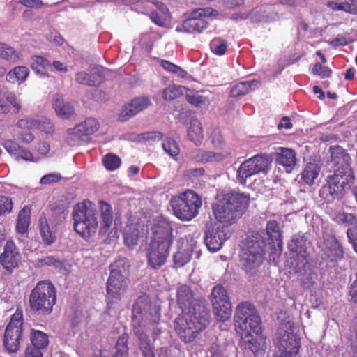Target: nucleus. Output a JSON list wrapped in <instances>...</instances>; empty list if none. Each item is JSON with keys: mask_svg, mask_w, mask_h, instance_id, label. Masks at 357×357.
<instances>
[{"mask_svg": "<svg viewBox=\"0 0 357 357\" xmlns=\"http://www.w3.org/2000/svg\"><path fill=\"white\" fill-rule=\"evenodd\" d=\"M29 75V69L24 66H18L10 70L6 75V81L18 84L24 83Z\"/></svg>", "mask_w": 357, "mask_h": 357, "instance_id": "obj_34", "label": "nucleus"}, {"mask_svg": "<svg viewBox=\"0 0 357 357\" xmlns=\"http://www.w3.org/2000/svg\"><path fill=\"white\" fill-rule=\"evenodd\" d=\"M320 170L321 165L318 162H310L306 165L302 173V178L306 183L312 185L319 176Z\"/></svg>", "mask_w": 357, "mask_h": 357, "instance_id": "obj_36", "label": "nucleus"}, {"mask_svg": "<svg viewBox=\"0 0 357 357\" xmlns=\"http://www.w3.org/2000/svg\"><path fill=\"white\" fill-rule=\"evenodd\" d=\"M38 225L43 242L47 245H50L53 243L56 239L54 229L56 226L50 222L45 216L40 217Z\"/></svg>", "mask_w": 357, "mask_h": 357, "instance_id": "obj_31", "label": "nucleus"}, {"mask_svg": "<svg viewBox=\"0 0 357 357\" xmlns=\"http://www.w3.org/2000/svg\"><path fill=\"white\" fill-rule=\"evenodd\" d=\"M211 142L216 149H221L225 146V142L219 129H214L211 134Z\"/></svg>", "mask_w": 357, "mask_h": 357, "instance_id": "obj_58", "label": "nucleus"}, {"mask_svg": "<svg viewBox=\"0 0 357 357\" xmlns=\"http://www.w3.org/2000/svg\"><path fill=\"white\" fill-rule=\"evenodd\" d=\"M234 319L237 333L241 331L257 333L261 326V320L257 310L249 302L241 303L236 307Z\"/></svg>", "mask_w": 357, "mask_h": 357, "instance_id": "obj_9", "label": "nucleus"}, {"mask_svg": "<svg viewBox=\"0 0 357 357\" xmlns=\"http://www.w3.org/2000/svg\"><path fill=\"white\" fill-rule=\"evenodd\" d=\"M66 215V209L63 207H59L51 211V215L48 221L56 226L65 220Z\"/></svg>", "mask_w": 357, "mask_h": 357, "instance_id": "obj_56", "label": "nucleus"}, {"mask_svg": "<svg viewBox=\"0 0 357 357\" xmlns=\"http://www.w3.org/2000/svg\"><path fill=\"white\" fill-rule=\"evenodd\" d=\"M75 79L79 84L89 86H97L102 82L100 75L95 72L91 74L84 71L79 72L75 75Z\"/></svg>", "mask_w": 357, "mask_h": 357, "instance_id": "obj_39", "label": "nucleus"}, {"mask_svg": "<svg viewBox=\"0 0 357 357\" xmlns=\"http://www.w3.org/2000/svg\"><path fill=\"white\" fill-rule=\"evenodd\" d=\"M160 319V308L150 304L147 297H139L137 300L132 310L134 330L138 328L145 334L148 329L151 330L152 337L155 340L161 333V328L158 327Z\"/></svg>", "mask_w": 357, "mask_h": 357, "instance_id": "obj_3", "label": "nucleus"}, {"mask_svg": "<svg viewBox=\"0 0 357 357\" xmlns=\"http://www.w3.org/2000/svg\"><path fill=\"white\" fill-rule=\"evenodd\" d=\"M176 300L178 307L182 312L193 307V304L197 300L202 298H195L192 289L188 285H181L177 289Z\"/></svg>", "mask_w": 357, "mask_h": 357, "instance_id": "obj_26", "label": "nucleus"}, {"mask_svg": "<svg viewBox=\"0 0 357 357\" xmlns=\"http://www.w3.org/2000/svg\"><path fill=\"white\" fill-rule=\"evenodd\" d=\"M271 165V160L267 155L258 154L245 160L237 170L238 182L245 184L248 178L261 172L266 174Z\"/></svg>", "mask_w": 357, "mask_h": 357, "instance_id": "obj_12", "label": "nucleus"}, {"mask_svg": "<svg viewBox=\"0 0 357 357\" xmlns=\"http://www.w3.org/2000/svg\"><path fill=\"white\" fill-rule=\"evenodd\" d=\"M51 63L45 58L40 56H33L32 57L31 68L37 73L41 75H45L43 70L50 67Z\"/></svg>", "mask_w": 357, "mask_h": 357, "instance_id": "obj_47", "label": "nucleus"}, {"mask_svg": "<svg viewBox=\"0 0 357 357\" xmlns=\"http://www.w3.org/2000/svg\"><path fill=\"white\" fill-rule=\"evenodd\" d=\"M134 333L137 335L140 341V347L144 357H155V354L151 348L150 340L146 334L138 329L135 328Z\"/></svg>", "mask_w": 357, "mask_h": 357, "instance_id": "obj_44", "label": "nucleus"}, {"mask_svg": "<svg viewBox=\"0 0 357 357\" xmlns=\"http://www.w3.org/2000/svg\"><path fill=\"white\" fill-rule=\"evenodd\" d=\"M29 223L30 211L27 208L24 207L19 212L16 225L17 232L21 237L26 236Z\"/></svg>", "mask_w": 357, "mask_h": 357, "instance_id": "obj_37", "label": "nucleus"}, {"mask_svg": "<svg viewBox=\"0 0 357 357\" xmlns=\"http://www.w3.org/2000/svg\"><path fill=\"white\" fill-rule=\"evenodd\" d=\"M12 208V200L8 197L0 195V216L3 213L10 212Z\"/></svg>", "mask_w": 357, "mask_h": 357, "instance_id": "obj_62", "label": "nucleus"}, {"mask_svg": "<svg viewBox=\"0 0 357 357\" xmlns=\"http://www.w3.org/2000/svg\"><path fill=\"white\" fill-rule=\"evenodd\" d=\"M163 150L172 157L178 155L179 148L176 142L171 138L167 137L162 142Z\"/></svg>", "mask_w": 357, "mask_h": 357, "instance_id": "obj_55", "label": "nucleus"}, {"mask_svg": "<svg viewBox=\"0 0 357 357\" xmlns=\"http://www.w3.org/2000/svg\"><path fill=\"white\" fill-rule=\"evenodd\" d=\"M62 176L59 173H50L41 177L40 183L41 185H49L59 182Z\"/></svg>", "mask_w": 357, "mask_h": 357, "instance_id": "obj_61", "label": "nucleus"}, {"mask_svg": "<svg viewBox=\"0 0 357 357\" xmlns=\"http://www.w3.org/2000/svg\"><path fill=\"white\" fill-rule=\"evenodd\" d=\"M184 91L181 86L170 85L163 91V97L165 100H172L180 96Z\"/></svg>", "mask_w": 357, "mask_h": 357, "instance_id": "obj_54", "label": "nucleus"}, {"mask_svg": "<svg viewBox=\"0 0 357 357\" xmlns=\"http://www.w3.org/2000/svg\"><path fill=\"white\" fill-rule=\"evenodd\" d=\"M241 337L244 340L245 347L249 349L255 356H261L266 349V338L261 335V326L257 333L241 331Z\"/></svg>", "mask_w": 357, "mask_h": 357, "instance_id": "obj_19", "label": "nucleus"}, {"mask_svg": "<svg viewBox=\"0 0 357 357\" xmlns=\"http://www.w3.org/2000/svg\"><path fill=\"white\" fill-rule=\"evenodd\" d=\"M116 351L114 355V357H128V348L127 346V338L124 336L119 337L116 345Z\"/></svg>", "mask_w": 357, "mask_h": 357, "instance_id": "obj_57", "label": "nucleus"}, {"mask_svg": "<svg viewBox=\"0 0 357 357\" xmlns=\"http://www.w3.org/2000/svg\"><path fill=\"white\" fill-rule=\"evenodd\" d=\"M151 105L150 100L146 97L136 98L126 105L119 114V119L126 121L139 112L146 109Z\"/></svg>", "mask_w": 357, "mask_h": 357, "instance_id": "obj_23", "label": "nucleus"}, {"mask_svg": "<svg viewBox=\"0 0 357 357\" xmlns=\"http://www.w3.org/2000/svg\"><path fill=\"white\" fill-rule=\"evenodd\" d=\"M161 66L167 71L178 74L180 76H184L185 72L182 70L179 66L168 61L166 60H162L160 61Z\"/></svg>", "mask_w": 357, "mask_h": 357, "instance_id": "obj_60", "label": "nucleus"}, {"mask_svg": "<svg viewBox=\"0 0 357 357\" xmlns=\"http://www.w3.org/2000/svg\"><path fill=\"white\" fill-rule=\"evenodd\" d=\"M332 165L335 168H345L350 167L351 158L342 147L335 146L330 148Z\"/></svg>", "mask_w": 357, "mask_h": 357, "instance_id": "obj_30", "label": "nucleus"}, {"mask_svg": "<svg viewBox=\"0 0 357 357\" xmlns=\"http://www.w3.org/2000/svg\"><path fill=\"white\" fill-rule=\"evenodd\" d=\"M329 193L340 199L350 189L354 181V174L351 167L335 168L334 174L328 178Z\"/></svg>", "mask_w": 357, "mask_h": 357, "instance_id": "obj_13", "label": "nucleus"}, {"mask_svg": "<svg viewBox=\"0 0 357 357\" xmlns=\"http://www.w3.org/2000/svg\"><path fill=\"white\" fill-rule=\"evenodd\" d=\"M171 245L166 242L160 244L157 242H151L148 251V260L150 266L157 269L160 268L166 262L169 255V250Z\"/></svg>", "mask_w": 357, "mask_h": 357, "instance_id": "obj_20", "label": "nucleus"}, {"mask_svg": "<svg viewBox=\"0 0 357 357\" xmlns=\"http://www.w3.org/2000/svg\"><path fill=\"white\" fill-rule=\"evenodd\" d=\"M153 4L157 8L158 11L154 9L149 14L151 20L160 26H164L167 20L169 17V13L167 7L164 3L153 1Z\"/></svg>", "mask_w": 357, "mask_h": 357, "instance_id": "obj_33", "label": "nucleus"}, {"mask_svg": "<svg viewBox=\"0 0 357 357\" xmlns=\"http://www.w3.org/2000/svg\"><path fill=\"white\" fill-rule=\"evenodd\" d=\"M5 149L13 156H17L20 146L12 139L6 140L3 144Z\"/></svg>", "mask_w": 357, "mask_h": 357, "instance_id": "obj_64", "label": "nucleus"}, {"mask_svg": "<svg viewBox=\"0 0 357 357\" xmlns=\"http://www.w3.org/2000/svg\"><path fill=\"white\" fill-rule=\"evenodd\" d=\"M23 311L17 308L7 325L3 340L4 348L10 353L17 352L24 333Z\"/></svg>", "mask_w": 357, "mask_h": 357, "instance_id": "obj_10", "label": "nucleus"}, {"mask_svg": "<svg viewBox=\"0 0 357 357\" xmlns=\"http://www.w3.org/2000/svg\"><path fill=\"white\" fill-rule=\"evenodd\" d=\"M265 242L259 234L248 238L240 255L243 269L250 275H255L259 269L264 255Z\"/></svg>", "mask_w": 357, "mask_h": 357, "instance_id": "obj_5", "label": "nucleus"}, {"mask_svg": "<svg viewBox=\"0 0 357 357\" xmlns=\"http://www.w3.org/2000/svg\"><path fill=\"white\" fill-rule=\"evenodd\" d=\"M4 97L10 105V109H13L14 114H18L22 109V101L14 92H6Z\"/></svg>", "mask_w": 357, "mask_h": 357, "instance_id": "obj_50", "label": "nucleus"}, {"mask_svg": "<svg viewBox=\"0 0 357 357\" xmlns=\"http://www.w3.org/2000/svg\"><path fill=\"white\" fill-rule=\"evenodd\" d=\"M210 48L216 55L222 56L225 54L227 49V41L220 38H215L211 41Z\"/></svg>", "mask_w": 357, "mask_h": 357, "instance_id": "obj_51", "label": "nucleus"}, {"mask_svg": "<svg viewBox=\"0 0 357 357\" xmlns=\"http://www.w3.org/2000/svg\"><path fill=\"white\" fill-rule=\"evenodd\" d=\"M218 14L217 10L210 7L195 9L192 11L190 17L185 20L181 26L176 28V31L188 33H199L208 25V22L204 17L216 16Z\"/></svg>", "mask_w": 357, "mask_h": 357, "instance_id": "obj_11", "label": "nucleus"}, {"mask_svg": "<svg viewBox=\"0 0 357 357\" xmlns=\"http://www.w3.org/2000/svg\"><path fill=\"white\" fill-rule=\"evenodd\" d=\"M210 323L209 310L205 300H197L193 307L179 314L174 321V329L182 340L193 341Z\"/></svg>", "mask_w": 357, "mask_h": 357, "instance_id": "obj_1", "label": "nucleus"}, {"mask_svg": "<svg viewBox=\"0 0 357 357\" xmlns=\"http://www.w3.org/2000/svg\"><path fill=\"white\" fill-rule=\"evenodd\" d=\"M38 266H54L55 268H60L62 266V263L60 260L55 259L52 256H46L43 258L38 259L36 261Z\"/></svg>", "mask_w": 357, "mask_h": 357, "instance_id": "obj_59", "label": "nucleus"}, {"mask_svg": "<svg viewBox=\"0 0 357 357\" xmlns=\"http://www.w3.org/2000/svg\"><path fill=\"white\" fill-rule=\"evenodd\" d=\"M139 231L136 225L130 224L126 226L123 231L125 245L130 249H133L138 243Z\"/></svg>", "mask_w": 357, "mask_h": 357, "instance_id": "obj_35", "label": "nucleus"}, {"mask_svg": "<svg viewBox=\"0 0 357 357\" xmlns=\"http://www.w3.org/2000/svg\"><path fill=\"white\" fill-rule=\"evenodd\" d=\"M327 6L335 10H343L351 14L357 13V6L349 3L348 0L329 1Z\"/></svg>", "mask_w": 357, "mask_h": 357, "instance_id": "obj_43", "label": "nucleus"}, {"mask_svg": "<svg viewBox=\"0 0 357 357\" xmlns=\"http://www.w3.org/2000/svg\"><path fill=\"white\" fill-rule=\"evenodd\" d=\"M189 139L193 142L196 145H200L203 137V130L201 123L198 120H193L188 130Z\"/></svg>", "mask_w": 357, "mask_h": 357, "instance_id": "obj_40", "label": "nucleus"}, {"mask_svg": "<svg viewBox=\"0 0 357 357\" xmlns=\"http://www.w3.org/2000/svg\"><path fill=\"white\" fill-rule=\"evenodd\" d=\"M266 234L271 241V243L273 244V254L275 256L280 255L282 250V241L279 224L275 220L268 221L266 225Z\"/></svg>", "mask_w": 357, "mask_h": 357, "instance_id": "obj_28", "label": "nucleus"}, {"mask_svg": "<svg viewBox=\"0 0 357 357\" xmlns=\"http://www.w3.org/2000/svg\"><path fill=\"white\" fill-rule=\"evenodd\" d=\"M250 203L245 193L232 192L218 196L212 208L215 219L225 225L235 223L245 213Z\"/></svg>", "mask_w": 357, "mask_h": 357, "instance_id": "obj_2", "label": "nucleus"}, {"mask_svg": "<svg viewBox=\"0 0 357 357\" xmlns=\"http://www.w3.org/2000/svg\"><path fill=\"white\" fill-rule=\"evenodd\" d=\"M212 305L215 317L218 321L225 322L231 317L232 310L230 302L219 303L215 301Z\"/></svg>", "mask_w": 357, "mask_h": 357, "instance_id": "obj_38", "label": "nucleus"}, {"mask_svg": "<svg viewBox=\"0 0 357 357\" xmlns=\"http://www.w3.org/2000/svg\"><path fill=\"white\" fill-rule=\"evenodd\" d=\"M280 152L277 153L276 161L279 165L285 167L287 172H291L296 165V153L294 150L289 148L280 147Z\"/></svg>", "mask_w": 357, "mask_h": 357, "instance_id": "obj_29", "label": "nucleus"}, {"mask_svg": "<svg viewBox=\"0 0 357 357\" xmlns=\"http://www.w3.org/2000/svg\"><path fill=\"white\" fill-rule=\"evenodd\" d=\"M152 229V241L151 242H157L164 244L167 242L168 245H171L172 243V228L169 222L165 220H160L154 224Z\"/></svg>", "mask_w": 357, "mask_h": 357, "instance_id": "obj_24", "label": "nucleus"}, {"mask_svg": "<svg viewBox=\"0 0 357 357\" xmlns=\"http://www.w3.org/2000/svg\"><path fill=\"white\" fill-rule=\"evenodd\" d=\"M334 220L337 223L347 226L357 225V215L345 211L337 213L334 217Z\"/></svg>", "mask_w": 357, "mask_h": 357, "instance_id": "obj_45", "label": "nucleus"}, {"mask_svg": "<svg viewBox=\"0 0 357 357\" xmlns=\"http://www.w3.org/2000/svg\"><path fill=\"white\" fill-rule=\"evenodd\" d=\"M35 121H36L35 129H38L46 134H52L54 132V124L49 119L43 116L35 119Z\"/></svg>", "mask_w": 357, "mask_h": 357, "instance_id": "obj_53", "label": "nucleus"}, {"mask_svg": "<svg viewBox=\"0 0 357 357\" xmlns=\"http://www.w3.org/2000/svg\"><path fill=\"white\" fill-rule=\"evenodd\" d=\"M0 57L13 63L18 62L21 59L18 52L3 43H0Z\"/></svg>", "mask_w": 357, "mask_h": 357, "instance_id": "obj_42", "label": "nucleus"}, {"mask_svg": "<svg viewBox=\"0 0 357 357\" xmlns=\"http://www.w3.org/2000/svg\"><path fill=\"white\" fill-rule=\"evenodd\" d=\"M102 163L107 169L114 171L119 167L121 159L115 154L107 153L103 157Z\"/></svg>", "mask_w": 357, "mask_h": 357, "instance_id": "obj_52", "label": "nucleus"}, {"mask_svg": "<svg viewBox=\"0 0 357 357\" xmlns=\"http://www.w3.org/2000/svg\"><path fill=\"white\" fill-rule=\"evenodd\" d=\"M98 204L101 218V226L99 232L100 234H105L110 228L113 221L112 207L104 201H99Z\"/></svg>", "mask_w": 357, "mask_h": 357, "instance_id": "obj_32", "label": "nucleus"}, {"mask_svg": "<svg viewBox=\"0 0 357 357\" xmlns=\"http://www.w3.org/2000/svg\"><path fill=\"white\" fill-rule=\"evenodd\" d=\"M170 204L173 213L177 218L182 221H189L198 215L202 201L197 193L188 190L173 197Z\"/></svg>", "mask_w": 357, "mask_h": 357, "instance_id": "obj_6", "label": "nucleus"}, {"mask_svg": "<svg viewBox=\"0 0 357 357\" xmlns=\"http://www.w3.org/2000/svg\"><path fill=\"white\" fill-rule=\"evenodd\" d=\"M211 296V301L212 304L215 303V301L219 303L230 302L227 291L220 285L215 286L213 288Z\"/></svg>", "mask_w": 357, "mask_h": 357, "instance_id": "obj_48", "label": "nucleus"}, {"mask_svg": "<svg viewBox=\"0 0 357 357\" xmlns=\"http://www.w3.org/2000/svg\"><path fill=\"white\" fill-rule=\"evenodd\" d=\"M44 349L31 342L25 351V357H42Z\"/></svg>", "mask_w": 357, "mask_h": 357, "instance_id": "obj_63", "label": "nucleus"}, {"mask_svg": "<svg viewBox=\"0 0 357 357\" xmlns=\"http://www.w3.org/2000/svg\"><path fill=\"white\" fill-rule=\"evenodd\" d=\"M178 243L181 244V247L174 255V263L176 266L181 267L190 260L197 241L189 236L179 240Z\"/></svg>", "mask_w": 357, "mask_h": 357, "instance_id": "obj_21", "label": "nucleus"}, {"mask_svg": "<svg viewBox=\"0 0 357 357\" xmlns=\"http://www.w3.org/2000/svg\"><path fill=\"white\" fill-rule=\"evenodd\" d=\"M153 1L147 0H131L132 5V9L135 10L138 13L149 15L153 10L154 4Z\"/></svg>", "mask_w": 357, "mask_h": 357, "instance_id": "obj_49", "label": "nucleus"}, {"mask_svg": "<svg viewBox=\"0 0 357 357\" xmlns=\"http://www.w3.org/2000/svg\"><path fill=\"white\" fill-rule=\"evenodd\" d=\"M30 340L34 345H37L44 350L47 347L49 342L48 337L45 333L34 329L31 331Z\"/></svg>", "mask_w": 357, "mask_h": 357, "instance_id": "obj_46", "label": "nucleus"}, {"mask_svg": "<svg viewBox=\"0 0 357 357\" xmlns=\"http://www.w3.org/2000/svg\"><path fill=\"white\" fill-rule=\"evenodd\" d=\"M288 247L289 250L294 253L293 264H295V271L303 273L306 271L308 266L306 250L307 240L304 234H297L294 235L289 243Z\"/></svg>", "mask_w": 357, "mask_h": 357, "instance_id": "obj_15", "label": "nucleus"}, {"mask_svg": "<svg viewBox=\"0 0 357 357\" xmlns=\"http://www.w3.org/2000/svg\"><path fill=\"white\" fill-rule=\"evenodd\" d=\"M278 351L274 357H299L300 338L291 331L278 333L277 337Z\"/></svg>", "mask_w": 357, "mask_h": 357, "instance_id": "obj_14", "label": "nucleus"}, {"mask_svg": "<svg viewBox=\"0 0 357 357\" xmlns=\"http://www.w3.org/2000/svg\"><path fill=\"white\" fill-rule=\"evenodd\" d=\"M126 262L120 259L110 265V275L107 282V292L109 299L119 301L126 292L129 281L126 276Z\"/></svg>", "mask_w": 357, "mask_h": 357, "instance_id": "obj_8", "label": "nucleus"}, {"mask_svg": "<svg viewBox=\"0 0 357 357\" xmlns=\"http://www.w3.org/2000/svg\"><path fill=\"white\" fill-rule=\"evenodd\" d=\"M257 80L242 82L236 84L231 90V96L233 97H241L249 93L254 88L257 87Z\"/></svg>", "mask_w": 357, "mask_h": 357, "instance_id": "obj_41", "label": "nucleus"}, {"mask_svg": "<svg viewBox=\"0 0 357 357\" xmlns=\"http://www.w3.org/2000/svg\"><path fill=\"white\" fill-rule=\"evenodd\" d=\"M52 107L56 114L63 119H70L75 112L74 106L58 94L53 97Z\"/></svg>", "mask_w": 357, "mask_h": 357, "instance_id": "obj_27", "label": "nucleus"}, {"mask_svg": "<svg viewBox=\"0 0 357 357\" xmlns=\"http://www.w3.org/2000/svg\"><path fill=\"white\" fill-rule=\"evenodd\" d=\"M99 128L98 121L94 118H88L67 131L66 140L71 146L77 144L85 140V137L93 134Z\"/></svg>", "mask_w": 357, "mask_h": 357, "instance_id": "obj_17", "label": "nucleus"}, {"mask_svg": "<svg viewBox=\"0 0 357 357\" xmlns=\"http://www.w3.org/2000/svg\"><path fill=\"white\" fill-rule=\"evenodd\" d=\"M72 216L74 229L85 240L95 235L98 229V215L93 204L89 200L77 203L73 207Z\"/></svg>", "mask_w": 357, "mask_h": 357, "instance_id": "obj_4", "label": "nucleus"}, {"mask_svg": "<svg viewBox=\"0 0 357 357\" xmlns=\"http://www.w3.org/2000/svg\"><path fill=\"white\" fill-rule=\"evenodd\" d=\"M322 252V257L330 261H337L344 256V250L341 243L335 236L324 233L317 243Z\"/></svg>", "mask_w": 357, "mask_h": 357, "instance_id": "obj_16", "label": "nucleus"}, {"mask_svg": "<svg viewBox=\"0 0 357 357\" xmlns=\"http://www.w3.org/2000/svg\"><path fill=\"white\" fill-rule=\"evenodd\" d=\"M229 155L227 152H214L201 149L190 152V158L195 162L201 163L220 162Z\"/></svg>", "mask_w": 357, "mask_h": 357, "instance_id": "obj_25", "label": "nucleus"}, {"mask_svg": "<svg viewBox=\"0 0 357 357\" xmlns=\"http://www.w3.org/2000/svg\"><path fill=\"white\" fill-rule=\"evenodd\" d=\"M55 303V288L49 281L39 282L30 294L31 310L38 314H50Z\"/></svg>", "mask_w": 357, "mask_h": 357, "instance_id": "obj_7", "label": "nucleus"}, {"mask_svg": "<svg viewBox=\"0 0 357 357\" xmlns=\"http://www.w3.org/2000/svg\"><path fill=\"white\" fill-rule=\"evenodd\" d=\"M20 256L15 243L8 241L4 246L3 252L0 255V263L4 268L11 271L18 266Z\"/></svg>", "mask_w": 357, "mask_h": 357, "instance_id": "obj_22", "label": "nucleus"}, {"mask_svg": "<svg viewBox=\"0 0 357 357\" xmlns=\"http://www.w3.org/2000/svg\"><path fill=\"white\" fill-rule=\"evenodd\" d=\"M228 238L223 228L215 227L212 223L206 225L204 243L209 250L217 252Z\"/></svg>", "mask_w": 357, "mask_h": 357, "instance_id": "obj_18", "label": "nucleus"}]
</instances>
